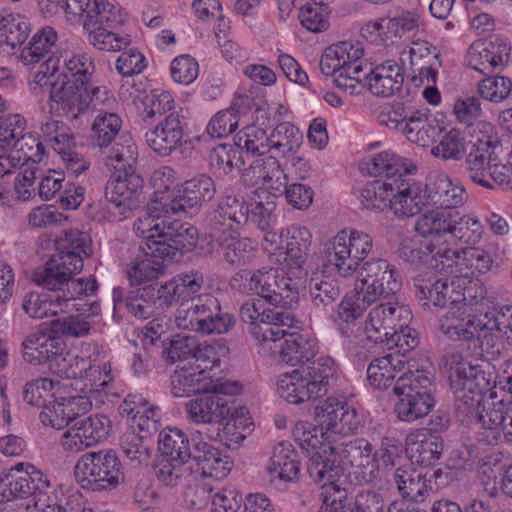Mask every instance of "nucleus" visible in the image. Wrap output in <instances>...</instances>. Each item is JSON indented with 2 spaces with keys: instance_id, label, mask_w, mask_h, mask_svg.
I'll return each mask as SVG.
<instances>
[{
  "instance_id": "f257e3e1",
  "label": "nucleus",
  "mask_w": 512,
  "mask_h": 512,
  "mask_svg": "<svg viewBox=\"0 0 512 512\" xmlns=\"http://www.w3.org/2000/svg\"><path fill=\"white\" fill-rule=\"evenodd\" d=\"M122 121L115 113H100L92 125L93 144L105 155L106 164L115 171L105 186L108 210L119 219L126 218L143 189V178L135 172L138 149L127 134H119Z\"/></svg>"
},
{
  "instance_id": "f03ea898",
  "label": "nucleus",
  "mask_w": 512,
  "mask_h": 512,
  "mask_svg": "<svg viewBox=\"0 0 512 512\" xmlns=\"http://www.w3.org/2000/svg\"><path fill=\"white\" fill-rule=\"evenodd\" d=\"M372 445L363 438L339 446L324 445L308 461L310 478L323 488L334 485H361L373 481Z\"/></svg>"
},
{
  "instance_id": "7ed1b4c3",
  "label": "nucleus",
  "mask_w": 512,
  "mask_h": 512,
  "mask_svg": "<svg viewBox=\"0 0 512 512\" xmlns=\"http://www.w3.org/2000/svg\"><path fill=\"white\" fill-rule=\"evenodd\" d=\"M361 286L341 300L339 318L348 323L362 316L373 303L397 295L402 287L400 273L383 258H371L356 271Z\"/></svg>"
},
{
  "instance_id": "20e7f679",
  "label": "nucleus",
  "mask_w": 512,
  "mask_h": 512,
  "mask_svg": "<svg viewBox=\"0 0 512 512\" xmlns=\"http://www.w3.org/2000/svg\"><path fill=\"white\" fill-rule=\"evenodd\" d=\"M361 286L341 300L339 318L348 323L362 316L373 303L397 295L402 287L400 273L383 258H371L356 271Z\"/></svg>"
},
{
  "instance_id": "39448f33",
  "label": "nucleus",
  "mask_w": 512,
  "mask_h": 512,
  "mask_svg": "<svg viewBox=\"0 0 512 512\" xmlns=\"http://www.w3.org/2000/svg\"><path fill=\"white\" fill-rule=\"evenodd\" d=\"M361 286L341 300L339 318L348 323L362 316L373 303L397 295L402 287L400 273L383 258H371L356 271Z\"/></svg>"
},
{
  "instance_id": "423d86ee",
  "label": "nucleus",
  "mask_w": 512,
  "mask_h": 512,
  "mask_svg": "<svg viewBox=\"0 0 512 512\" xmlns=\"http://www.w3.org/2000/svg\"><path fill=\"white\" fill-rule=\"evenodd\" d=\"M239 391L240 386L237 383H212L207 392H201L202 395L185 404L188 419L196 424H217L216 438H219L220 441L223 440L220 434V425L227 420L222 428L223 434L231 435L229 439L231 441L244 440V435L232 432L237 424L234 413L238 414L234 408L235 401L232 396Z\"/></svg>"
},
{
  "instance_id": "0eeeda50",
  "label": "nucleus",
  "mask_w": 512,
  "mask_h": 512,
  "mask_svg": "<svg viewBox=\"0 0 512 512\" xmlns=\"http://www.w3.org/2000/svg\"><path fill=\"white\" fill-rule=\"evenodd\" d=\"M337 365L330 357H320L306 366L280 376L277 390L291 404L316 401L325 396L336 380Z\"/></svg>"
},
{
  "instance_id": "6e6552de",
  "label": "nucleus",
  "mask_w": 512,
  "mask_h": 512,
  "mask_svg": "<svg viewBox=\"0 0 512 512\" xmlns=\"http://www.w3.org/2000/svg\"><path fill=\"white\" fill-rule=\"evenodd\" d=\"M69 266L59 256L52 255L42 268L33 273V280L37 285L56 292L55 302L66 307L72 306L80 312L92 311L96 303L79 304L83 297L96 294L98 283L94 277L74 278L73 274L80 271H69Z\"/></svg>"
},
{
  "instance_id": "1a4fd4ad",
  "label": "nucleus",
  "mask_w": 512,
  "mask_h": 512,
  "mask_svg": "<svg viewBox=\"0 0 512 512\" xmlns=\"http://www.w3.org/2000/svg\"><path fill=\"white\" fill-rule=\"evenodd\" d=\"M503 147L491 136L476 139L468 149L464 167L468 178L487 189L509 185L512 181V163L503 162Z\"/></svg>"
},
{
  "instance_id": "9d476101",
  "label": "nucleus",
  "mask_w": 512,
  "mask_h": 512,
  "mask_svg": "<svg viewBox=\"0 0 512 512\" xmlns=\"http://www.w3.org/2000/svg\"><path fill=\"white\" fill-rule=\"evenodd\" d=\"M442 364L455 393L457 409L473 419L475 411L485 402L483 393L489 390L485 373L459 353L445 354Z\"/></svg>"
},
{
  "instance_id": "9b49d317",
  "label": "nucleus",
  "mask_w": 512,
  "mask_h": 512,
  "mask_svg": "<svg viewBox=\"0 0 512 512\" xmlns=\"http://www.w3.org/2000/svg\"><path fill=\"white\" fill-rule=\"evenodd\" d=\"M363 171L374 177H384L367 183L360 192V202L367 210L381 209L390 204L392 175L414 174L417 166L390 150L382 151L363 163Z\"/></svg>"
},
{
  "instance_id": "f8f14e48",
  "label": "nucleus",
  "mask_w": 512,
  "mask_h": 512,
  "mask_svg": "<svg viewBox=\"0 0 512 512\" xmlns=\"http://www.w3.org/2000/svg\"><path fill=\"white\" fill-rule=\"evenodd\" d=\"M175 323L180 329L209 335L227 333L234 326L235 319L222 310L215 296L204 294L181 302L176 310Z\"/></svg>"
},
{
  "instance_id": "ddd939ff",
  "label": "nucleus",
  "mask_w": 512,
  "mask_h": 512,
  "mask_svg": "<svg viewBox=\"0 0 512 512\" xmlns=\"http://www.w3.org/2000/svg\"><path fill=\"white\" fill-rule=\"evenodd\" d=\"M80 486L89 491H112L124 481L122 463L112 449L87 452L80 456L74 467Z\"/></svg>"
},
{
  "instance_id": "4468645a",
  "label": "nucleus",
  "mask_w": 512,
  "mask_h": 512,
  "mask_svg": "<svg viewBox=\"0 0 512 512\" xmlns=\"http://www.w3.org/2000/svg\"><path fill=\"white\" fill-rule=\"evenodd\" d=\"M415 294L423 302L424 307H450V310L440 318L439 328L449 339L456 337L455 327L467 314V307L464 303L466 296L456 289L454 282L447 279L416 280Z\"/></svg>"
},
{
  "instance_id": "2eb2a0df",
  "label": "nucleus",
  "mask_w": 512,
  "mask_h": 512,
  "mask_svg": "<svg viewBox=\"0 0 512 512\" xmlns=\"http://www.w3.org/2000/svg\"><path fill=\"white\" fill-rule=\"evenodd\" d=\"M372 237L358 230H342L325 248V266L342 277L353 275L372 251Z\"/></svg>"
},
{
  "instance_id": "dca6fc26",
  "label": "nucleus",
  "mask_w": 512,
  "mask_h": 512,
  "mask_svg": "<svg viewBox=\"0 0 512 512\" xmlns=\"http://www.w3.org/2000/svg\"><path fill=\"white\" fill-rule=\"evenodd\" d=\"M364 50L359 43L343 41L325 49L319 67L323 74L334 76V83L350 95H358L357 81L361 72Z\"/></svg>"
},
{
  "instance_id": "f3484780",
  "label": "nucleus",
  "mask_w": 512,
  "mask_h": 512,
  "mask_svg": "<svg viewBox=\"0 0 512 512\" xmlns=\"http://www.w3.org/2000/svg\"><path fill=\"white\" fill-rule=\"evenodd\" d=\"M299 289V280L277 268L257 270L249 279L250 291L267 303L284 309H292L298 304Z\"/></svg>"
},
{
  "instance_id": "a211bd4d",
  "label": "nucleus",
  "mask_w": 512,
  "mask_h": 512,
  "mask_svg": "<svg viewBox=\"0 0 512 512\" xmlns=\"http://www.w3.org/2000/svg\"><path fill=\"white\" fill-rule=\"evenodd\" d=\"M23 359L33 365L47 364L60 376L75 377V371L67 369L66 345L58 337L46 334H31L22 342Z\"/></svg>"
},
{
  "instance_id": "6ab92c4d",
  "label": "nucleus",
  "mask_w": 512,
  "mask_h": 512,
  "mask_svg": "<svg viewBox=\"0 0 512 512\" xmlns=\"http://www.w3.org/2000/svg\"><path fill=\"white\" fill-rule=\"evenodd\" d=\"M188 129V118L179 109L164 115L153 130L145 133V140L156 154L166 157L186 143Z\"/></svg>"
},
{
  "instance_id": "aec40b11",
  "label": "nucleus",
  "mask_w": 512,
  "mask_h": 512,
  "mask_svg": "<svg viewBox=\"0 0 512 512\" xmlns=\"http://www.w3.org/2000/svg\"><path fill=\"white\" fill-rule=\"evenodd\" d=\"M352 485H334L332 492L325 496L319 512H382L384 499L373 490H363L355 496L350 495Z\"/></svg>"
},
{
  "instance_id": "412c9836",
  "label": "nucleus",
  "mask_w": 512,
  "mask_h": 512,
  "mask_svg": "<svg viewBox=\"0 0 512 512\" xmlns=\"http://www.w3.org/2000/svg\"><path fill=\"white\" fill-rule=\"evenodd\" d=\"M482 324L475 339L486 352L500 353L512 348V307L505 306L501 311L493 309L483 314Z\"/></svg>"
},
{
  "instance_id": "4be33fe9",
  "label": "nucleus",
  "mask_w": 512,
  "mask_h": 512,
  "mask_svg": "<svg viewBox=\"0 0 512 512\" xmlns=\"http://www.w3.org/2000/svg\"><path fill=\"white\" fill-rule=\"evenodd\" d=\"M511 46L505 37L492 35L477 40L468 49V65L482 74L504 68L509 61Z\"/></svg>"
},
{
  "instance_id": "5701e85b",
  "label": "nucleus",
  "mask_w": 512,
  "mask_h": 512,
  "mask_svg": "<svg viewBox=\"0 0 512 512\" xmlns=\"http://www.w3.org/2000/svg\"><path fill=\"white\" fill-rule=\"evenodd\" d=\"M411 317L409 308L398 301L380 303L369 312L365 325L367 338L374 343L385 342L393 329L402 328Z\"/></svg>"
},
{
  "instance_id": "b1692460",
  "label": "nucleus",
  "mask_w": 512,
  "mask_h": 512,
  "mask_svg": "<svg viewBox=\"0 0 512 512\" xmlns=\"http://www.w3.org/2000/svg\"><path fill=\"white\" fill-rule=\"evenodd\" d=\"M216 193L214 180L205 174L198 175L182 184V189L169 202L172 215L184 214L192 217L204 203L211 201Z\"/></svg>"
},
{
  "instance_id": "393cba45",
  "label": "nucleus",
  "mask_w": 512,
  "mask_h": 512,
  "mask_svg": "<svg viewBox=\"0 0 512 512\" xmlns=\"http://www.w3.org/2000/svg\"><path fill=\"white\" fill-rule=\"evenodd\" d=\"M166 230L162 240L153 242L154 248L149 245L153 253L170 262L178 261L187 252L194 249L197 244L198 231L189 223H182L169 216Z\"/></svg>"
},
{
  "instance_id": "a878e982",
  "label": "nucleus",
  "mask_w": 512,
  "mask_h": 512,
  "mask_svg": "<svg viewBox=\"0 0 512 512\" xmlns=\"http://www.w3.org/2000/svg\"><path fill=\"white\" fill-rule=\"evenodd\" d=\"M359 79L357 85L360 92L367 88L377 97H390L401 89L404 75L402 68L396 62L387 60L374 68L361 64Z\"/></svg>"
},
{
  "instance_id": "bb28decb",
  "label": "nucleus",
  "mask_w": 512,
  "mask_h": 512,
  "mask_svg": "<svg viewBox=\"0 0 512 512\" xmlns=\"http://www.w3.org/2000/svg\"><path fill=\"white\" fill-rule=\"evenodd\" d=\"M111 422L102 414L90 415L69 428L63 435L61 445L68 451H82L104 441L110 432Z\"/></svg>"
},
{
  "instance_id": "cd10ccee",
  "label": "nucleus",
  "mask_w": 512,
  "mask_h": 512,
  "mask_svg": "<svg viewBox=\"0 0 512 512\" xmlns=\"http://www.w3.org/2000/svg\"><path fill=\"white\" fill-rule=\"evenodd\" d=\"M411 174L392 175L390 204L388 207L397 217H412L420 213L427 205L421 183L409 178Z\"/></svg>"
},
{
  "instance_id": "c85d7f7f",
  "label": "nucleus",
  "mask_w": 512,
  "mask_h": 512,
  "mask_svg": "<svg viewBox=\"0 0 512 512\" xmlns=\"http://www.w3.org/2000/svg\"><path fill=\"white\" fill-rule=\"evenodd\" d=\"M5 499H36L39 495L46 493L50 486L45 475L34 466L29 465L23 469V463L12 467L5 476Z\"/></svg>"
},
{
  "instance_id": "c756f323",
  "label": "nucleus",
  "mask_w": 512,
  "mask_h": 512,
  "mask_svg": "<svg viewBox=\"0 0 512 512\" xmlns=\"http://www.w3.org/2000/svg\"><path fill=\"white\" fill-rule=\"evenodd\" d=\"M411 83L420 87L425 83L437 82L438 71L442 66L441 55L436 47L425 40L412 42L409 49Z\"/></svg>"
},
{
  "instance_id": "7c9ffc66",
  "label": "nucleus",
  "mask_w": 512,
  "mask_h": 512,
  "mask_svg": "<svg viewBox=\"0 0 512 512\" xmlns=\"http://www.w3.org/2000/svg\"><path fill=\"white\" fill-rule=\"evenodd\" d=\"M427 205L440 206L445 209L456 208L463 205L468 196L465 188L454 184L447 174L431 172L423 188Z\"/></svg>"
},
{
  "instance_id": "2f4dec72",
  "label": "nucleus",
  "mask_w": 512,
  "mask_h": 512,
  "mask_svg": "<svg viewBox=\"0 0 512 512\" xmlns=\"http://www.w3.org/2000/svg\"><path fill=\"white\" fill-rule=\"evenodd\" d=\"M87 85L89 82L59 77L52 84L50 99L67 117L76 119L87 111Z\"/></svg>"
},
{
  "instance_id": "473e14b6",
  "label": "nucleus",
  "mask_w": 512,
  "mask_h": 512,
  "mask_svg": "<svg viewBox=\"0 0 512 512\" xmlns=\"http://www.w3.org/2000/svg\"><path fill=\"white\" fill-rule=\"evenodd\" d=\"M473 419L484 429L491 431L492 439L488 440L489 443L496 442L501 433L507 441L512 442V400L507 403L485 401L481 408L475 411Z\"/></svg>"
},
{
  "instance_id": "72a5a7b5",
  "label": "nucleus",
  "mask_w": 512,
  "mask_h": 512,
  "mask_svg": "<svg viewBox=\"0 0 512 512\" xmlns=\"http://www.w3.org/2000/svg\"><path fill=\"white\" fill-rule=\"evenodd\" d=\"M92 407L90 398L86 395H76L62 398L61 402H54L45 406L40 413V420L45 426L60 430L67 427L81 414Z\"/></svg>"
},
{
  "instance_id": "f704fd0d",
  "label": "nucleus",
  "mask_w": 512,
  "mask_h": 512,
  "mask_svg": "<svg viewBox=\"0 0 512 512\" xmlns=\"http://www.w3.org/2000/svg\"><path fill=\"white\" fill-rule=\"evenodd\" d=\"M171 214L169 202L164 197L152 200L144 216L134 223V231L140 238L147 240V246L154 248L153 242L163 239L166 223Z\"/></svg>"
},
{
  "instance_id": "c9c22d12",
  "label": "nucleus",
  "mask_w": 512,
  "mask_h": 512,
  "mask_svg": "<svg viewBox=\"0 0 512 512\" xmlns=\"http://www.w3.org/2000/svg\"><path fill=\"white\" fill-rule=\"evenodd\" d=\"M57 252L54 256L62 258L68 266L69 271H81L84 265V258L92 254L91 238L85 232L78 229L64 231L56 240Z\"/></svg>"
},
{
  "instance_id": "e433bc0d",
  "label": "nucleus",
  "mask_w": 512,
  "mask_h": 512,
  "mask_svg": "<svg viewBox=\"0 0 512 512\" xmlns=\"http://www.w3.org/2000/svg\"><path fill=\"white\" fill-rule=\"evenodd\" d=\"M442 436H434L425 431H414L407 437V453L412 462L421 466L435 465L444 451Z\"/></svg>"
},
{
  "instance_id": "4c0bfd02",
  "label": "nucleus",
  "mask_w": 512,
  "mask_h": 512,
  "mask_svg": "<svg viewBox=\"0 0 512 512\" xmlns=\"http://www.w3.org/2000/svg\"><path fill=\"white\" fill-rule=\"evenodd\" d=\"M192 459L198 466L196 472L202 478L221 480L231 469L228 456L206 442L200 441L194 445Z\"/></svg>"
},
{
  "instance_id": "58836bf2",
  "label": "nucleus",
  "mask_w": 512,
  "mask_h": 512,
  "mask_svg": "<svg viewBox=\"0 0 512 512\" xmlns=\"http://www.w3.org/2000/svg\"><path fill=\"white\" fill-rule=\"evenodd\" d=\"M391 478L397 487L402 500L413 503H421L431 490L428 486L426 475L410 466L391 469Z\"/></svg>"
},
{
  "instance_id": "ea45409f",
  "label": "nucleus",
  "mask_w": 512,
  "mask_h": 512,
  "mask_svg": "<svg viewBox=\"0 0 512 512\" xmlns=\"http://www.w3.org/2000/svg\"><path fill=\"white\" fill-rule=\"evenodd\" d=\"M294 325V317L288 312L268 309L258 325L249 327L250 334L262 342H277L288 335Z\"/></svg>"
},
{
  "instance_id": "a19ab883",
  "label": "nucleus",
  "mask_w": 512,
  "mask_h": 512,
  "mask_svg": "<svg viewBox=\"0 0 512 512\" xmlns=\"http://www.w3.org/2000/svg\"><path fill=\"white\" fill-rule=\"evenodd\" d=\"M212 386L208 374H201L193 365L178 366L171 375V393L174 397H188L207 392Z\"/></svg>"
},
{
  "instance_id": "79ce46f5",
  "label": "nucleus",
  "mask_w": 512,
  "mask_h": 512,
  "mask_svg": "<svg viewBox=\"0 0 512 512\" xmlns=\"http://www.w3.org/2000/svg\"><path fill=\"white\" fill-rule=\"evenodd\" d=\"M310 296L312 307L316 316L326 315L338 308L339 314L341 289L338 281L331 277H324L320 280L312 279L310 284Z\"/></svg>"
},
{
  "instance_id": "37998d69",
  "label": "nucleus",
  "mask_w": 512,
  "mask_h": 512,
  "mask_svg": "<svg viewBox=\"0 0 512 512\" xmlns=\"http://www.w3.org/2000/svg\"><path fill=\"white\" fill-rule=\"evenodd\" d=\"M137 255L126 266L127 279L131 285H142L158 279L164 273V261L166 259L153 253Z\"/></svg>"
},
{
  "instance_id": "c03bdc74",
  "label": "nucleus",
  "mask_w": 512,
  "mask_h": 512,
  "mask_svg": "<svg viewBox=\"0 0 512 512\" xmlns=\"http://www.w3.org/2000/svg\"><path fill=\"white\" fill-rule=\"evenodd\" d=\"M158 445L161 457L170 461L185 464L193 456L188 437L178 428L167 427L161 431Z\"/></svg>"
},
{
  "instance_id": "a18cd8bd",
  "label": "nucleus",
  "mask_w": 512,
  "mask_h": 512,
  "mask_svg": "<svg viewBox=\"0 0 512 512\" xmlns=\"http://www.w3.org/2000/svg\"><path fill=\"white\" fill-rule=\"evenodd\" d=\"M453 214L454 210L445 208L427 211L416 220L414 229L424 238L452 235Z\"/></svg>"
},
{
  "instance_id": "49530a36",
  "label": "nucleus",
  "mask_w": 512,
  "mask_h": 512,
  "mask_svg": "<svg viewBox=\"0 0 512 512\" xmlns=\"http://www.w3.org/2000/svg\"><path fill=\"white\" fill-rule=\"evenodd\" d=\"M401 360L391 355L374 359L367 368V378L371 385L377 389H392L395 394V385L400 372Z\"/></svg>"
},
{
  "instance_id": "de8ad7c7",
  "label": "nucleus",
  "mask_w": 512,
  "mask_h": 512,
  "mask_svg": "<svg viewBox=\"0 0 512 512\" xmlns=\"http://www.w3.org/2000/svg\"><path fill=\"white\" fill-rule=\"evenodd\" d=\"M433 391V374L425 370L403 373L399 375L395 385V394L418 395L426 399H434Z\"/></svg>"
},
{
  "instance_id": "09e8293b",
  "label": "nucleus",
  "mask_w": 512,
  "mask_h": 512,
  "mask_svg": "<svg viewBox=\"0 0 512 512\" xmlns=\"http://www.w3.org/2000/svg\"><path fill=\"white\" fill-rule=\"evenodd\" d=\"M440 126L430 119L428 115L421 112H412L402 126V133L407 139L420 146H426L440 132Z\"/></svg>"
},
{
  "instance_id": "8fccbe9b",
  "label": "nucleus",
  "mask_w": 512,
  "mask_h": 512,
  "mask_svg": "<svg viewBox=\"0 0 512 512\" xmlns=\"http://www.w3.org/2000/svg\"><path fill=\"white\" fill-rule=\"evenodd\" d=\"M83 28L88 34L89 43L101 51H120L127 47L130 36H119L113 32L114 28H107L96 25V22L83 21Z\"/></svg>"
},
{
  "instance_id": "3c124183",
  "label": "nucleus",
  "mask_w": 512,
  "mask_h": 512,
  "mask_svg": "<svg viewBox=\"0 0 512 512\" xmlns=\"http://www.w3.org/2000/svg\"><path fill=\"white\" fill-rule=\"evenodd\" d=\"M29 23L17 15H7L0 19V48L9 53L21 46L29 35Z\"/></svg>"
},
{
  "instance_id": "603ef678",
  "label": "nucleus",
  "mask_w": 512,
  "mask_h": 512,
  "mask_svg": "<svg viewBox=\"0 0 512 512\" xmlns=\"http://www.w3.org/2000/svg\"><path fill=\"white\" fill-rule=\"evenodd\" d=\"M311 234L306 227L291 226L282 230V248L296 265L300 266L307 255Z\"/></svg>"
},
{
  "instance_id": "864d4df0",
  "label": "nucleus",
  "mask_w": 512,
  "mask_h": 512,
  "mask_svg": "<svg viewBox=\"0 0 512 512\" xmlns=\"http://www.w3.org/2000/svg\"><path fill=\"white\" fill-rule=\"evenodd\" d=\"M398 401L394 405V413L402 422H414L427 416L435 405V399H426L418 395L395 394Z\"/></svg>"
},
{
  "instance_id": "5fc2aeb1",
  "label": "nucleus",
  "mask_w": 512,
  "mask_h": 512,
  "mask_svg": "<svg viewBox=\"0 0 512 512\" xmlns=\"http://www.w3.org/2000/svg\"><path fill=\"white\" fill-rule=\"evenodd\" d=\"M235 146L241 150L246 158V163L251 158L266 155L270 152L269 141L266 132L256 126L246 127L244 131L237 134Z\"/></svg>"
},
{
  "instance_id": "6e6d98bb",
  "label": "nucleus",
  "mask_w": 512,
  "mask_h": 512,
  "mask_svg": "<svg viewBox=\"0 0 512 512\" xmlns=\"http://www.w3.org/2000/svg\"><path fill=\"white\" fill-rule=\"evenodd\" d=\"M57 33L51 27H45L36 33L28 46L21 52V60L26 65H36L42 59L47 58L57 41Z\"/></svg>"
},
{
  "instance_id": "4d7b16f0",
  "label": "nucleus",
  "mask_w": 512,
  "mask_h": 512,
  "mask_svg": "<svg viewBox=\"0 0 512 512\" xmlns=\"http://www.w3.org/2000/svg\"><path fill=\"white\" fill-rule=\"evenodd\" d=\"M156 288L144 286L128 291L127 310L134 317L147 319L159 309L156 300Z\"/></svg>"
},
{
  "instance_id": "13d9d810",
  "label": "nucleus",
  "mask_w": 512,
  "mask_h": 512,
  "mask_svg": "<svg viewBox=\"0 0 512 512\" xmlns=\"http://www.w3.org/2000/svg\"><path fill=\"white\" fill-rule=\"evenodd\" d=\"M301 140L302 134L289 122L278 124L268 136L270 151L283 156L297 149Z\"/></svg>"
},
{
  "instance_id": "bf43d9fd",
  "label": "nucleus",
  "mask_w": 512,
  "mask_h": 512,
  "mask_svg": "<svg viewBox=\"0 0 512 512\" xmlns=\"http://www.w3.org/2000/svg\"><path fill=\"white\" fill-rule=\"evenodd\" d=\"M288 338L280 346V358L288 365L309 362L314 357L312 345L302 335L288 332Z\"/></svg>"
},
{
  "instance_id": "052dcab7",
  "label": "nucleus",
  "mask_w": 512,
  "mask_h": 512,
  "mask_svg": "<svg viewBox=\"0 0 512 512\" xmlns=\"http://www.w3.org/2000/svg\"><path fill=\"white\" fill-rule=\"evenodd\" d=\"M12 160L20 166L32 162L37 164L42 161L44 155L43 144L31 134L22 133V136L16 138L11 146Z\"/></svg>"
},
{
  "instance_id": "680f3d73",
  "label": "nucleus",
  "mask_w": 512,
  "mask_h": 512,
  "mask_svg": "<svg viewBox=\"0 0 512 512\" xmlns=\"http://www.w3.org/2000/svg\"><path fill=\"white\" fill-rule=\"evenodd\" d=\"M466 140L457 129L445 133L431 150L433 156L442 160H461L468 152Z\"/></svg>"
},
{
  "instance_id": "e2e57ef3",
  "label": "nucleus",
  "mask_w": 512,
  "mask_h": 512,
  "mask_svg": "<svg viewBox=\"0 0 512 512\" xmlns=\"http://www.w3.org/2000/svg\"><path fill=\"white\" fill-rule=\"evenodd\" d=\"M223 259L230 265H245L255 256V247L248 238L229 237L219 244Z\"/></svg>"
},
{
  "instance_id": "0e129e2a",
  "label": "nucleus",
  "mask_w": 512,
  "mask_h": 512,
  "mask_svg": "<svg viewBox=\"0 0 512 512\" xmlns=\"http://www.w3.org/2000/svg\"><path fill=\"white\" fill-rule=\"evenodd\" d=\"M210 165L219 173L228 174L233 168H241L246 164V158L236 146L220 144L210 152Z\"/></svg>"
},
{
  "instance_id": "69168bd1",
  "label": "nucleus",
  "mask_w": 512,
  "mask_h": 512,
  "mask_svg": "<svg viewBox=\"0 0 512 512\" xmlns=\"http://www.w3.org/2000/svg\"><path fill=\"white\" fill-rule=\"evenodd\" d=\"M87 19L84 21L96 22V25L116 28L125 21L122 9L106 0H94L91 10H88Z\"/></svg>"
},
{
  "instance_id": "338daca9",
  "label": "nucleus",
  "mask_w": 512,
  "mask_h": 512,
  "mask_svg": "<svg viewBox=\"0 0 512 512\" xmlns=\"http://www.w3.org/2000/svg\"><path fill=\"white\" fill-rule=\"evenodd\" d=\"M120 446L125 457L134 467L145 464L150 459L148 439L135 432H125L121 437Z\"/></svg>"
},
{
  "instance_id": "774afa93",
  "label": "nucleus",
  "mask_w": 512,
  "mask_h": 512,
  "mask_svg": "<svg viewBox=\"0 0 512 512\" xmlns=\"http://www.w3.org/2000/svg\"><path fill=\"white\" fill-rule=\"evenodd\" d=\"M52 334L81 338L89 334L91 324L80 315H65L52 319L48 324Z\"/></svg>"
}]
</instances>
